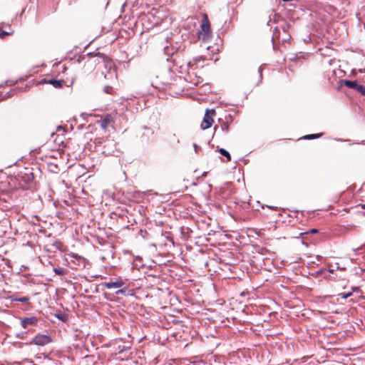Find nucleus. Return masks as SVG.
<instances>
[{
    "mask_svg": "<svg viewBox=\"0 0 365 365\" xmlns=\"http://www.w3.org/2000/svg\"><path fill=\"white\" fill-rule=\"evenodd\" d=\"M125 283L122 279L115 280V295L132 296L133 294V289H128L125 287Z\"/></svg>",
    "mask_w": 365,
    "mask_h": 365,
    "instance_id": "nucleus-2",
    "label": "nucleus"
},
{
    "mask_svg": "<svg viewBox=\"0 0 365 365\" xmlns=\"http://www.w3.org/2000/svg\"><path fill=\"white\" fill-rule=\"evenodd\" d=\"M344 85L350 88H353L356 90V88L359 86V84L356 83V81H344Z\"/></svg>",
    "mask_w": 365,
    "mask_h": 365,
    "instance_id": "nucleus-9",
    "label": "nucleus"
},
{
    "mask_svg": "<svg viewBox=\"0 0 365 365\" xmlns=\"http://www.w3.org/2000/svg\"><path fill=\"white\" fill-rule=\"evenodd\" d=\"M108 287H114V282H109L107 284Z\"/></svg>",
    "mask_w": 365,
    "mask_h": 365,
    "instance_id": "nucleus-23",
    "label": "nucleus"
},
{
    "mask_svg": "<svg viewBox=\"0 0 365 365\" xmlns=\"http://www.w3.org/2000/svg\"><path fill=\"white\" fill-rule=\"evenodd\" d=\"M351 295H352V292L342 293L340 294V296L343 299H347L348 297H351Z\"/></svg>",
    "mask_w": 365,
    "mask_h": 365,
    "instance_id": "nucleus-16",
    "label": "nucleus"
},
{
    "mask_svg": "<svg viewBox=\"0 0 365 365\" xmlns=\"http://www.w3.org/2000/svg\"><path fill=\"white\" fill-rule=\"evenodd\" d=\"M16 337H17V338H19V339H23V336H21L19 334H18V335L16 336Z\"/></svg>",
    "mask_w": 365,
    "mask_h": 365,
    "instance_id": "nucleus-25",
    "label": "nucleus"
},
{
    "mask_svg": "<svg viewBox=\"0 0 365 365\" xmlns=\"http://www.w3.org/2000/svg\"><path fill=\"white\" fill-rule=\"evenodd\" d=\"M8 34L7 32L6 31H1V34H0V38H3L5 36H6Z\"/></svg>",
    "mask_w": 365,
    "mask_h": 365,
    "instance_id": "nucleus-20",
    "label": "nucleus"
},
{
    "mask_svg": "<svg viewBox=\"0 0 365 365\" xmlns=\"http://www.w3.org/2000/svg\"><path fill=\"white\" fill-rule=\"evenodd\" d=\"M127 337H128V338H130V335L128 334V332H125V334H120V336H119V338H118V339H119L120 341H125V340L127 339Z\"/></svg>",
    "mask_w": 365,
    "mask_h": 365,
    "instance_id": "nucleus-15",
    "label": "nucleus"
},
{
    "mask_svg": "<svg viewBox=\"0 0 365 365\" xmlns=\"http://www.w3.org/2000/svg\"><path fill=\"white\" fill-rule=\"evenodd\" d=\"M317 232H318V230H317V229H312V230H310L309 231H308L306 233L307 234H309V233L315 234V233H317Z\"/></svg>",
    "mask_w": 365,
    "mask_h": 365,
    "instance_id": "nucleus-18",
    "label": "nucleus"
},
{
    "mask_svg": "<svg viewBox=\"0 0 365 365\" xmlns=\"http://www.w3.org/2000/svg\"><path fill=\"white\" fill-rule=\"evenodd\" d=\"M52 341L51 336L47 334H37L30 341V344L36 346H45Z\"/></svg>",
    "mask_w": 365,
    "mask_h": 365,
    "instance_id": "nucleus-3",
    "label": "nucleus"
},
{
    "mask_svg": "<svg viewBox=\"0 0 365 365\" xmlns=\"http://www.w3.org/2000/svg\"><path fill=\"white\" fill-rule=\"evenodd\" d=\"M219 122L221 123L220 127L222 131L225 133H228L229 128H230V123L227 120L226 121H224L221 119H219Z\"/></svg>",
    "mask_w": 365,
    "mask_h": 365,
    "instance_id": "nucleus-8",
    "label": "nucleus"
},
{
    "mask_svg": "<svg viewBox=\"0 0 365 365\" xmlns=\"http://www.w3.org/2000/svg\"><path fill=\"white\" fill-rule=\"evenodd\" d=\"M105 78H112V75L110 73H108V74H106L105 75Z\"/></svg>",
    "mask_w": 365,
    "mask_h": 365,
    "instance_id": "nucleus-22",
    "label": "nucleus"
},
{
    "mask_svg": "<svg viewBox=\"0 0 365 365\" xmlns=\"http://www.w3.org/2000/svg\"><path fill=\"white\" fill-rule=\"evenodd\" d=\"M30 300V298L28 297H15L12 299L14 302H19L26 303Z\"/></svg>",
    "mask_w": 365,
    "mask_h": 365,
    "instance_id": "nucleus-11",
    "label": "nucleus"
},
{
    "mask_svg": "<svg viewBox=\"0 0 365 365\" xmlns=\"http://www.w3.org/2000/svg\"><path fill=\"white\" fill-rule=\"evenodd\" d=\"M193 146H194L195 152L197 153L198 150L200 149V148L199 146H197L195 143L193 144Z\"/></svg>",
    "mask_w": 365,
    "mask_h": 365,
    "instance_id": "nucleus-21",
    "label": "nucleus"
},
{
    "mask_svg": "<svg viewBox=\"0 0 365 365\" xmlns=\"http://www.w3.org/2000/svg\"><path fill=\"white\" fill-rule=\"evenodd\" d=\"M113 121V118L111 115H106L101 121V126L106 128L110 123Z\"/></svg>",
    "mask_w": 365,
    "mask_h": 365,
    "instance_id": "nucleus-7",
    "label": "nucleus"
},
{
    "mask_svg": "<svg viewBox=\"0 0 365 365\" xmlns=\"http://www.w3.org/2000/svg\"><path fill=\"white\" fill-rule=\"evenodd\" d=\"M219 153L222 155L223 156L226 157L227 162H230L231 160V156L230 154L224 148H220L219 150Z\"/></svg>",
    "mask_w": 365,
    "mask_h": 365,
    "instance_id": "nucleus-10",
    "label": "nucleus"
},
{
    "mask_svg": "<svg viewBox=\"0 0 365 365\" xmlns=\"http://www.w3.org/2000/svg\"><path fill=\"white\" fill-rule=\"evenodd\" d=\"M363 271L365 272V268L363 269Z\"/></svg>",
    "mask_w": 365,
    "mask_h": 365,
    "instance_id": "nucleus-29",
    "label": "nucleus"
},
{
    "mask_svg": "<svg viewBox=\"0 0 365 365\" xmlns=\"http://www.w3.org/2000/svg\"><path fill=\"white\" fill-rule=\"evenodd\" d=\"M356 91L361 93L363 96H365V86L363 85H359L356 88Z\"/></svg>",
    "mask_w": 365,
    "mask_h": 365,
    "instance_id": "nucleus-13",
    "label": "nucleus"
},
{
    "mask_svg": "<svg viewBox=\"0 0 365 365\" xmlns=\"http://www.w3.org/2000/svg\"><path fill=\"white\" fill-rule=\"evenodd\" d=\"M202 31L205 33V37H209L210 36L211 29H210V24L208 20V17L207 14L203 16V19L201 24Z\"/></svg>",
    "mask_w": 365,
    "mask_h": 365,
    "instance_id": "nucleus-5",
    "label": "nucleus"
},
{
    "mask_svg": "<svg viewBox=\"0 0 365 365\" xmlns=\"http://www.w3.org/2000/svg\"><path fill=\"white\" fill-rule=\"evenodd\" d=\"M362 207L365 209V204L362 205Z\"/></svg>",
    "mask_w": 365,
    "mask_h": 365,
    "instance_id": "nucleus-28",
    "label": "nucleus"
},
{
    "mask_svg": "<svg viewBox=\"0 0 365 365\" xmlns=\"http://www.w3.org/2000/svg\"><path fill=\"white\" fill-rule=\"evenodd\" d=\"M39 322V319L35 316H31L29 317H24L21 319L20 324L22 328L28 329L29 326L35 327L37 326Z\"/></svg>",
    "mask_w": 365,
    "mask_h": 365,
    "instance_id": "nucleus-4",
    "label": "nucleus"
},
{
    "mask_svg": "<svg viewBox=\"0 0 365 365\" xmlns=\"http://www.w3.org/2000/svg\"><path fill=\"white\" fill-rule=\"evenodd\" d=\"M357 289H358V287H353V288H352V290H353V291H356V290H357Z\"/></svg>",
    "mask_w": 365,
    "mask_h": 365,
    "instance_id": "nucleus-26",
    "label": "nucleus"
},
{
    "mask_svg": "<svg viewBox=\"0 0 365 365\" xmlns=\"http://www.w3.org/2000/svg\"><path fill=\"white\" fill-rule=\"evenodd\" d=\"M115 329L118 330V332H120V328L119 327H115Z\"/></svg>",
    "mask_w": 365,
    "mask_h": 365,
    "instance_id": "nucleus-27",
    "label": "nucleus"
},
{
    "mask_svg": "<svg viewBox=\"0 0 365 365\" xmlns=\"http://www.w3.org/2000/svg\"><path fill=\"white\" fill-rule=\"evenodd\" d=\"M216 112L215 109H207L201 123V128L206 130L210 128L214 122L213 117L215 115Z\"/></svg>",
    "mask_w": 365,
    "mask_h": 365,
    "instance_id": "nucleus-1",
    "label": "nucleus"
},
{
    "mask_svg": "<svg viewBox=\"0 0 365 365\" xmlns=\"http://www.w3.org/2000/svg\"><path fill=\"white\" fill-rule=\"evenodd\" d=\"M50 84L53 85L55 88H61L62 86V83L60 81L57 80H49L48 81Z\"/></svg>",
    "mask_w": 365,
    "mask_h": 365,
    "instance_id": "nucleus-12",
    "label": "nucleus"
},
{
    "mask_svg": "<svg viewBox=\"0 0 365 365\" xmlns=\"http://www.w3.org/2000/svg\"><path fill=\"white\" fill-rule=\"evenodd\" d=\"M317 138L316 135H308L305 137V138H307V139H312V138Z\"/></svg>",
    "mask_w": 365,
    "mask_h": 365,
    "instance_id": "nucleus-19",
    "label": "nucleus"
},
{
    "mask_svg": "<svg viewBox=\"0 0 365 365\" xmlns=\"http://www.w3.org/2000/svg\"><path fill=\"white\" fill-rule=\"evenodd\" d=\"M103 91L106 93H113V87L110 86H106L103 87Z\"/></svg>",
    "mask_w": 365,
    "mask_h": 365,
    "instance_id": "nucleus-14",
    "label": "nucleus"
},
{
    "mask_svg": "<svg viewBox=\"0 0 365 365\" xmlns=\"http://www.w3.org/2000/svg\"><path fill=\"white\" fill-rule=\"evenodd\" d=\"M258 72L259 73L260 76H262V69H261V68H259Z\"/></svg>",
    "mask_w": 365,
    "mask_h": 365,
    "instance_id": "nucleus-24",
    "label": "nucleus"
},
{
    "mask_svg": "<svg viewBox=\"0 0 365 365\" xmlns=\"http://www.w3.org/2000/svg\"><path fill=\"white\" fill-rule=\"evenodd\" d=\"M153 134L154 131L152 129L148 127H144L140 138L143 140H148Z\"/></svg>",
    "mask_w": 365,
    "mask_h": 365,
    "instance_id": "nucleus-6",
    "label": "nucleus"
},
{
    "mask_svg": "<svg viewBox=\"0 0 365 365\" xmlns=\"http://www.w3.org/2000/svg\"><path fill=\"white\" fill-rule=\"evenodd\" d=\"M54 272L57 274H63V271L61 269L55 268L54 269Z\"/></svg>",
    "mask_w": 365,
    "mask_h": 365,
    "instance_id": "nucleus-17",
    "label": "nucleus"
}]
</instances>
